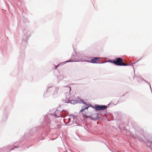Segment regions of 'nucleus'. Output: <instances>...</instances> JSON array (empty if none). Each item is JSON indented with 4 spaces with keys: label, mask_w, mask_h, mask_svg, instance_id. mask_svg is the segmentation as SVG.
<instances>
[{
    "label": "nucleus",
    "mask_w": 152,
    "mask_h": 152,
    "mask_svg": "<svg viewBox=\"0 0 152 152\" xmlns=\"http://www.w3.org/2000/svg\"><path fill=\"white\" fill-rule=\"evenodd\" d=\"M58 112V111H56V112H55V114H56V113L57 112Z\"/></svg>",
    "instance_id": "nucleus-10"
},
{
    "label": "nucleus",
    "mask_w": 152,
    "mask_h": 152,
    "mask_svg": "<svg viewBox=\"0 0 152 152\" xmlns=\"http://www.w3.org/2000/svg\"><path fill=\"white\" fill-rule=\"evenodd\" d=\"M64 90L65 91L68 93H70L71 90V88L69 87H66L64 88Z\"/></svg>",
    "instance_id": "nucleus-7"
},
{
    "label": "nucleus",
    "mask_w": 152,
    "mask_h": 152,
    "mask_svg": "<svg viewBox=\"0 0 152 152\" xmlns=\"http://www.w3.org/2000/svg\"><path fill=\"white\" fill-rule=\"evenodd\" d=\"M128 65V64H125L124 63V62L121 64V66H126Z\"/></svg>",
    "instance_id": "nucleus-8"
},
{
    "label": "nucleus",
    "mask_w": 152,
    "mask_h": 152,
    "mask_svg": "<svg viewBox=\"0 0 152 152\" xmlns=\"http://www.w3.org/2000/svg\"><path fill=\"white\" fill-rule=\"evenodd\" d=\"M65 102L66 103H74L73 102L75 101L73 100L72 97L70 96V93H68L66 95V97L64 99Z\"/></svg>",
    "instance_id": "nucleus-1"
},
{
    "label": "nucleus",
    "mask_w": 152,
    "mask_h": 152,
    "mask_svg": "<svg viewBox=\"0 0 152 152\" xmlns=\"http://www.w3.org/2000/svg\"><path fill=\"white\" fill-rule=\"evenodd\" d=\"M89 106L87 105L86 104H85V105L83 106L82 107V109L80 110V113L81 114H82L84 116V118L85 117H86L87 118H90L91 119V120H93L94 119L91 117L90 116H86V114H85L83 113L84 111L86 109H88V108Z\"/></svg>",
    "instance_id": "nucleus-2"
},
{
    "label": "nucleus",
    "mask_w": 152,
    "mask_h": 152,
    "mask_svg": "<svg viewBox=\"0 0 152 152\" xmlns=\"http://www.w3.org/2000/svg\"><path fill=\"white\" fill-rule=\"evenodd\" d=\"M124 59L120 58H116L115 60H113L111 62L114 63L116 65L121 66V64L124 62Z\"/></svg>",
    "instance_id": "nucleus-3"
},
{
    "label": "nucleus",
    "mask_w": 152,
    "mask_h": 152,
    "mask_svg": "<svg viewBox=\"0 0 152 152\" xmlns=\"http://www.w3.org/2000/svg\"><path fill=\"white\" fill-rule=\"evenodd\" d=\"M95 108L96 109L98 110H104L106 109L107 107L105 105L100 106L98 105H96L95 106Z\"/></svg>",
    "instance_id": "nucleus-4"
},
{
    "label": "nucleus",
    "mask_w": 152,
    "mask_h": 152,
    "mask_svg": "<svg viewBox=\"0 0 152 152\" xmlns=\"http://www.w3.org/2000/svg\"><path fill=\"white\" fill-rule=\"evenodd\" d=\"M58 65L55 66V69H56L58 67Z\"/></svg>",
    "instance_id": "nucleus-9"
},
{
    "label": "nucleus",
    "mask_w": 152,
    "mask_h": 152,
    "mask_svg": "<svg viewBox=\"0 0 152 152\" xmlns=\"http://www.w3.org/2000/svg\"><path fill=\"white\" fill-rule=\"evenodd\" d=\"M60 116H61V115H58L57 116V117H60Z\"/></svg>",
    "instance_id": "nucleus-11"
},
{
    "label": "nucleus",
    "mask_w": 152,
    "mask_h": 152,
    "mask_svg": "<svg viewBox=\"0 0 152 152\" xmlns=\"http://www.w3.org/2000/svg\"><path fill=\"white\" fill-rule=\"evenodd\" d=\"M74 118L73 116H71L70 118H69L67 119H64V121L66 124H68L71 121L70 124L71 125L74 123L73 122V120Z\"/></svg>",
    "instance_id": "nucleus-5"
},
{
    "label": "nucleus",
    "mask_w": 152,
    "mask_h": 152,
    "mask_svg": "<svg viewBox=\"0 0 152 152\" xmlns=\"http://www.w3.org/2000/svg\"><path fill=\"white\" fill-rule=\"evenodd\" d=\"M100 58L94 57L92 58L90 62L92 63H99Z\"/></svg>",
    "instance_id": "nucleus-6"
}]
</instances>
